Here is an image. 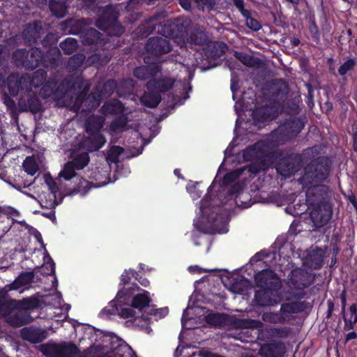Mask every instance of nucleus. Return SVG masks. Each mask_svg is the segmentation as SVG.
I'll return each mask as SVG.
<instances>
[{
	"mask_svg": "<svg viewBox=\"0 0 357 357\" xmlns=\"http://www.w3.org/2000/svg\"><path fill=\"white\" fill-rule=\"evenodd\" d=\"M27 106L33 114H37L42 109L40 100L35 96H29L27 98Z\"/></svg>",
	"mask_w": 357,
	"mask_h": 357,
	"instance_id": "bf43d9fd",
	"label": "nucleus"
},
{
	"mask_svg": "<svg viewBox=\"0 0 357 357\" xmlns=\"http://www.w3.org/2000/svg\"><path fill=\"white\" fill-rule=\"evenodd\" d=\"M44 259L45 263L42 267L44 273L49 275H55V263L47 251Z\"/></svg>",
	"mask_w": 357,
	"mask_h": 357,
	"instance_id": "864d4df0",
	"label": "nucleus"
},
{
	"mask_svg": "<svg viewBox=\"0 0 357 357\" xmlns=\"http://www.w3.org/2000/svg\"><path fill=\"white\" fill-rule=\"evenodd\" d=\"M28 61H35L36 63V68L39 66L41 62V49L39 47H32L29 50Z\"/></svg>",
	"mask_w": 357,
	"mask_h": 357,
	"instance_id": "680f3d73",
	"label": "nucleus"
},
{
	"mask_svg": "<svg viewBox=\"0 0 357 357\" xmlns=\"http://www.w3.org/2000/svg\"><path fill=\"white\" fill-rule=\"evenodd\" d=\"M136 86V82L131 78L122 79L119 84L118 96L125 97L127 95L133 93Z\"/></svg>",
	"mask_w": 357,
	"mask_h": 357,
	"instance_id": "7c9ffc66",
	"label": "nucleus"
},
{
	"mask_svg": "<svg viewBox=\"0 0 357 357\" xmlns=\"http://www.w3.org/2000/svg\"><path fill=\"white\" fill-rule=\"evenodd\" d=\"M35 274L33 271L22 272L15 280L6 285L8 290H17L21 287L33 282Z\"/></svg>",
	"mask_w": 357,
	"mask_h": 357,
	"instance_id": "6ab92c4d",
	"label": "nucleus"
},
{
	"mask_svg": "<svg viewBox=\"0 0 357 357\" xmlns=\"http://www.w3.org/2000/svg\"><path fill=\"white\" fill-rule=\"evenodd\" d=\"M111 349L114 357H128L131 353H133V354L136 356L132 348L126 342H121V340L117 342L116 346H114L112 342Z\"/></svg>",
	"mask_w": 357,
	"mask_h": 357,
	"instance_id": "2f4dec72",
	"label": "nucleus"
},
{
	"mask_svg": "<svg viewBox=\"0 0 357 357\" xmlns=\"http://www.w3.org/2000/svg\"><path fill=\"white\" fill-rule=\"evenodd\" d=\"M20 307L25 310L38 308L40 305V299L35 296L23 298L20 301Z\"/></svg>",
	"mask_w": 357,
	"mask_h": 357,
	"instance_id": "c03bdc74",
	"label": "nucleus"
},
{
	"mask_svg": "<svg viewBox=\"0 0 357 357\" xmlns=\"http://www.w3.org/2000/svg\"><path fill=\"white\" fill-rule=\"evenodd\" d=\"M215 181L208 188L207 195L199 204V214L194 220L195 227L205 233L225 234L228 231L229 208L220 207L219 198H211L210 193L215 188Z\"/></svg>",
	"mask_w": 357,
	"mask_h": 357,
	"instance_id": "f03ea898",
	"label": "nucleus"
},
{
	"mask_svg": "<svg viewBox=\"0 0 357 357\" xmlns=\"http://www.w3.org/2000/svg\"><path fill=\"white\" fill-rule=\"evenodd\" d=\"M284 351V346L281 342H273L263 345L259 351L263 357H280Z\"/></svg>",
	"mask_w": 357,
	"mask_h": 357,
	"instance_id": "aec40b11",
	"label": "nucleus"
},
{
	"mask_svg": "<svg viewBox=\"0 0 357 357\" xmlns=\"http://www.w3.org/2000/svg\"><path fill=\"white\" fill-rule=\"evenodd\" d=\"M31 317L24 312H17L7 319L8 324L13 327H20L30 322Z\"/></svg>",
	"mask_w": 357,
	"mask_h": 357,
	"instance_id": "a878e982",
	"label": "nucleus"
},
{
	"mask_svg": "<svg viewBox=\"0 0 357 357\" xmlns=\"http://www.w3.org/2000/svg\"><path fill=\"white\" fill-rule=\"evenodd\" d=\"M146 51L150 54L144 58V61L149 68H153L156 66V36L149 38L145 45Z\"/></svg>",
	"mask_w": 357,
	"mask_h": 357,
	"instance_id": "4be33fe9",
	"label": "nucleus"
},
{
	"mask_svg": "<svg viewBox=\"0 0 357 357\" xmlns=\"http://www.w3.org/2000/svg\"><path fill=\"white\" fill-rule=\"evenodd\" d=\"M39 350L46 357H61L60 343L48 342L41 344Z\"/></svg>",
	"mask_w": 357,
	"mask_h": 357,
	"instance_id": "cd10ccee",
	"label": "nucleus"
},
{
	"mask_svg": "<svg viewBox=\"0 0 357 357\" xmlns=\"http://www.w3.org/2000/svg\"><path fill=\"white\" fill-rule=\"evenodd\" d=\"M312 280V275L308 273L301 269L293 271L289 280V287L293 296L298 298L302 297L304 289L309 287Z\"/></svg>",
	"mask_w": 357,
	"mask_h": 357,
	"instance_id": "0eeeda50",
	"label": "nucleus"
},
{
	"mask_svg": "<svg viewBox=\"0 0 357 357\" xmlns=\"http://www.w3.org/2000/svg\"><path fill=\"white\" fill-rule=\"evenodd\" d=\"M174 83V79L168 76L158 78V106L165 109H173L176 105H183L185 100L189 98L187 93L183 95L179 91L178 93L173 94L170 91Z\"/></svg>",
	"mask_w": 357,
	"mask_h": 357,
	"instance_id": "20e7f679",
	"label": "nucleus"
},
{
	"mask_svg": "<svg viewBox=\"0 0 357 357\" xmlns=\"http://www.w3.org/2000/svg\"><path fill=\"white\" fill-rule=\"evenodd\" d=\"M303 123L300 119L295 118L291 121L280 126L276 132L282 133L287 132V137L291 138L298 134L303 129Z\"/></svg>",
	"mask_w": 357,
	"mask_h": 357,
	"instance_id": "412c9836",
	"label": "nucleus"
},
{
	"mask_svg": "<svg viewBox=\"0 0 357 357\" xmlns=\"http://www.w3.org/2000/svg\"><path fill=\"white\" fill-rule=\"evenodd\" d=\"M268 142H259L252 146H248L243 153L246 161H254L248 167H244L230 172L225 175L223 179V185L227 187L231 185L229 189V197H237L243 189L247 174H256L260 171L265 170L273 162L274 154L272 151L273 146Z\"/></svg>",
	"mask_w": 357,
	"mask_h": 357,
	"instance_id": "f257e3e1",
	"label": "nucleus"
},
{
	"mask_svg": "<svg viewBox=\"0 0 357 357\" xmlns=\"http://www.w3.org/2000/svg\"><path fill=\"white\" fill-rule=\"evenodd\" d=\"M100 111L104 115H118L124 112V106L118 99H112L103 104Z\"/></svg>",
	"mask_w": 357,
	"mask_h": 357,
	"instance_id": "b1692460",
	"label": "nucleus"
},
{
	"mask_svg": "<svg viewBox=\"0 0 357 357\" xmlns=\"http://www.w3.org/2000/svg\"><path fill=\"white\" fill-rule=\"evenodd\" d=\"M139 276V273L135 271L133 269L125 270L121 276V284L123 286L128 284L132 278L137 279Z\"/></svg>",
	"mask_w": 357,
	"mask_h": 357,
	"instance_id": "052dcab7",
	"label": "nucleus"
},
{
	"mask_svg": "<svg viewBox=\"0 0 357 357\" xmlns=\"http://www.w3.org/2000/svg\"><path fill=\"white\" fill-rule=\"evenodd\" d=\"M197 183L190 182L186 186L187 191L194 200L198 199L201 195V192L197 189Z\"/></svg>",
	"mask_w": 357,
	"mask_h": 357,
	"instance_id": "0e129e2a",
	"label": "nucleus"
},
{
	"mask_svg": "<svg viewBox=\"0 0 357 357\" xmlns=\"http://www.w3.org/2000/svg\"><path fill=\"white\" fill-rule=\"evenodd\" d=\"M128 294L123 291H118L116 298L109 303V305L102 310V313L107 315H115L118 314L121 318L135 320L136 312L131 307H123L122 301H120Z\"/></svg>",
	"mask_w": 357,
	"mask_h": 357,
	"instance_id": "6e6552de",
	"label": "nucleus"
},
{
	"mask_svg": "<svg viewBox=\"0 0 357 357\" xmlns=\"http://www.w3.org/2000/svg\"><path fill=\"white\" fill-rule=\"evenodd\" d=\"M124 149L120 146H112L107 152V160L111 162H117L119 156L123 153Z\"/></svg>",
	"mask_w": 357,
	"mask_h": 357,
	"instance_id": "603ef678",
	"label": "nucleus"
},
{
	"mask_svg": "<svg viewBox=\"0 0 357 357\" xmlns=\"http://www.w3.org/2000/svg\"><path fill=\"white\" fill-rule=\"evenodd\" d=\"M118 89L119 84L115 79H108L104 83L102 86V93L107 96H111L114 92H116V93L118 94Z\"/></svg>",
	"mask_w": 357,
	"mask_h": 357,
	"instance_id": "5fc2aeb1",
	"label": "nucleus"
},
{
	"mask_svg": "<svg viewBox=\"0 0 357 357\" xmlns=\"http://www.w3.org/2000/svg\"><path fill=\"white\" fill-rule=\"evenodd\" d=\"M151 302L150 297L146 294H138L132 299L131 306L133 308L142 310L148 307Z\"/></svg>",
	"mask_w": 357,
	"mask_h": 357,
	"instance_id": "e433bc0d",
	"label": "nucleus"
},
{
	"mask_svg": "<svg viewBox=\"0 0 357 357\" xmlns=\"http://www.w3.org/2000/svg\"><path fill=\"white\" fill-rule=\"evenodd\" d=\"M141 102L151 108L156 107V93L144 92L140 98Z\"/></svg>",
	"mask_w": 357,
	"mask_h": 357,
	"instance_id": "6e6d98bb",
	"label": "nucleus"
},
{
	"mask_svg": "<svg viewBox=\"0 0 357 357\" xmlns=\"http://www.w3.org/2000/svg\"><path fill=\"white\" fill-rule=\"evenodd\" d=\"M355 65L353 59H349L345 61L338 69L340 75H344L348 71L351 70Z\"/></svg>",
	"mask_w": 357,
	"mask_h": 357,
	"instance_id": "69168bd1",
	"label": "nucleus"
},
{
	"mask_svg": "<svg viewBox=\"0 0 357 357\" xmlns=\"http://www.w3.org/2000/svg\"><path fill=\"white\" fill-rule=\"evenodd\" d=\"M197 310H198V309L197 308H192V307H188L184 310V312L183 313V317H182V319H181V322H182L183 328H184L185 329H191V328H192L194 327L192 326V324H191V323H190L192 321L193 319L190 315L191 314V311L196 312Z\"/></svg>",
	"mask_w": 357,
	"mask_h": 357,
	"instance_id": "13d9d810",
	"label": "nucleus"
},
{
	"mask_svg": "<svg viewBox=\"0 0 357 357\" xmlns=\"http://www.w3.org/2000/svg\"><path fill=\"white\" fill-rule=\"evenodd\" d=\"M85 56L83 54H75L68 61V66L73 70L78 69L83 63Z\"/></svg>",
	"mask_w": 357,
	"mask_h": 357,
	"instance_id": "4d7b16f0",
	"label": "nucleus"
},
{
	"mask_svg": "<svg viewBox=\"0 0 357 357\" xmlns=\"http://www.w3.org/2000/svg\"><path fill=\"white\" fill-rule=\"evenodd\" d=\"M57 86V82L56 80L52 79L44 82L40 91V95L43 98H47L51 97L55 93Z\"/></svg>",
	"mask_w": 357,
	"mask_h": 357,
	"instance_id": "58836bf2",
	"label": "nucleus"
},
{
	"mask_svg": "<svg viewBox=\"0 0 357 357\" xmlns=\"http://www.w3.org/2000/svg\"><path fill=\"white\" fill-rule=\"evenodd\" d=\"M24 171L31 176H34L38 171V165L36 160L31 157H27L23 163Z\"/></svg>",
	"mask_w": 357,
	"mask_h": 357,
	"instance_id": "3c124183",
	"label": "nucleus"
},
{
	"mask_svg": "<svg viewBox=\"0 0 357 357\" xmlns=\"http://www.w3.org/2000/svg\"><path fill=\"white\" fill-rule=\"evenodd\" d=\"M91 182L82 178L77 185V190L83 194L86 193L91 189Z\"/></svg>",
	"mask_w": 357,
	"mask_h": 357,
	"instance_id": "774afa93",
	"label": "nucleus"
},
{
	"mask_svg": "<svg viewBox=\"0 0 357 357\" xmlns=\"http://www.w3.org/2000/svg\"><path fill=\"white\" fill-rule=\"evenodd\" d=\"M89 136L79 142V149L86 150V152L96 151L105 144L106 139L102 134H89Z\"/></svg>",
	"mask_w": 357,
	"mask_h": 357,
	"instance_id": "4468645a",
	"label": "nucleus"
},
{
	"mask_svg": "<svg viewBox=\"0 0 357 357\" xmlns=\"http://www.w3.org/2000/svg\"><path fill=\"white\" fill-rule=\"evenodd\" d=\"M100 33L94 28H87L85 29L82 38L83 43L86 45H96L100 39Z\"/></svg>",
	"mask_w": 357,
	"mask_h": 357,
	"instance_id": "c756f323",
	"label": "nucleus"
},
{
	"mask_svg": "<svg viewBox=\"0 0 357 357\" xmlns=\"http://www.w3.org/2000/svg\"><path fill=\"white\" fill-rule=\"evenodd\" d=\"M262 326L263 324L259 321L253 319H245L243 321V325L241 326L248 328H257L261 327Z\"/></svg>",
	"mask_w": 357,
	"mask_h": 357,
	"instance_id": "338daca9",
	"label": "nucleus"
},
{
	"mask_svg": "<svg viewBox=\"0 0 357 357\" xmlns=\"http://www.w3.org/2000/svg\"><path fill=\"white\" fill-rule=\"evenodd\" d=\"M303 310V305L300 302H293L282 304L280 307V312L283 316L287 319V314L297 313Z\"/></svg>",
	"mask_w": 357,
	"mask_h": 357,
	"instance_id": "a19ab883",
	"label": "nucleus"
},
{
	"mask_svg": "<svg viewBox=\"0 0 357 357\" xmlns=\"http://www.w3.org/2000/svg\"><path fill=\"white\" fill-rule=\"evenodd\" d=\"M12 61L15 66L18 68H24L27 70L36 69V63L35 61H28L29 50L25 48L15 50L12 53Z\"/></svg>",
	"mask_w": 357,
	"mask_h": 357,
	"instance_id": "2eb2a0df",
	"label": "nucleus"
},
{
	"mask_svg": "<svg viewBox=\"0 0 357 357\" xmlns=\"http://www.w3.org/2000/svg\"><path fill=\"white\" fill-rule=\"evenodd\" d=\"M331 217V209L326 202H321L314 207L310 213V218L314 225L320 227L328 222Z\"/></svg>",
	"mask_w": 357,
	"mask_h": 357,
	"instance_id": "9b49d317",
	"label": "nucleus"
},
{
	"mask_svg": "<svg viewBox=\"0 0 357 357\" xmlns=\"http://www.w3.org/2000/svg\"><path fill=\"white\" fill-rule=\"evenodd\" d=\"M90 20L82 18L79 20L68 19L63 24V29L68 30V33L73 35L82 36L85 29L90 24Z\"/></svg>",
	"mask_w": 357,
	"mask_h": 357,
	"instance_id": "f3484780",
	"label": "nucleus"
},
{
	"mask_svg": "<svg viewBox=\"0 0 357 357\" xmlns=\"http://www.w3.org/2000/svg\"><path fill=\"white\" fill-rule=\"evenodd\" d=\"M89 86H85L76 98L75 103L86 107L89 110L96 109L100 103L101 95L99 93L91 92L88 94Z\"/></svg>",
	"mask_w": 357,
	"mask_h": 357,
	"instance_id": "9d476101",
	"label": "nucleus"
},
{
	"mask_svg": "<svg viewBox=\"0 0 357 357\" xmlns=\"http://www.w3.org/2000/svg\"><path fill=\"white\" fill-rule=\"evenodd\" d=\"M60 55L59 49L50 45L45 52L41 50V62L45 68H56L58 66V59Z\"/></svg>",
	"mask_w": 357,
	"mask_h": 357,
	"instance_id": "a211bd4d",
	"label": "nucleus"
},
{
	"mask_svg": "<svg viewBox=\"0 0 357 357\" xmlns=\"http://www.w3.org/2000/svg\"><path fill=\"white\" fill-rule=\"evenodd\" d=\"M133 75L139 79H148L153 76H156V66L153 68L143 66L137 67L133 71Z\"/></svg>",
	"mask_w": 357,
	"mask_h": 357,
	"instance_id": "72a5a7b5",
	"label": "nucleus"
},
{
	"mask_svg": "<svg viewBox=\"0 0 357 357\" xmlns=\"http://www.w3.org/2000/svg\"><path fill=\"white\" fill-rule=\"evenodd\" d=\"M20 335L22 340L32 344L42 342L47 337V332L38 327H25L21 329Z\"/></svg>",
	"mask_w": 357,
	"mask_h": 357,
	"instance_id": "dca6fc26",
	"label": "nucleus"
},
{
	"mask_svg": "<svg viewBox=\"0 0 357 357\" xmlns=\"http://www.w3.org/2000/svg\"><path fill=\"white\" fill-rule=\"evenodd\" d=\"M262 319L265 322L279 324L283 323L286 321V318L282 314L280 310L277 312H265L262 315Z\"/></svg>",
	"mask_w": 357,
	"mask_h": 357,
	"instance_id": "de8ad7c7",
	"label": "nucleus"
},
{
	"mask_svg": "<svg viewBox=\"0 0 357 357\" xmlns=\"http://www.w3.org/2000/svg\"><path fill=\"white\" fill-rule=\"evenodd\" d=\"M10 56V50L6 45H0V66L6 63Z\"/></svg>",
	"mask_w": 357,
	"mask_h": 357,
	"instance_id": "e2e57ef3",
	"label": "nucleus"
},
{
	"mask_svg": "<svg viewBox=\"0 0 357 357\" xmlns=\"http://www.w3.org/2000/svg\"><path fill=\"white\" fill-rule=\"evenodd\" d=\"M75 170H77L76 168L68 161L64 165L59 175L66 181H70L77 175Z\"/></svg>",
	"mask_w": 357,
	"mask_h": 357,
	"instance_id": "8fccbe9b",
	"label": "nucleus"
},
{
	"mask_svg": "<svg viewBox=\"0 0 357 357\" xmlns=\"http://www.w3.org/2000/svg\"><path fill=\"white\" fill-rule=\"evenodd\" d=\"M250 288V282L245 279H240L231 283L229 290L234 294H243L248 291Z\"/></svg>",
	"mask_w": 357,
	"mask_h": 357,
	"instance_id": "4c0bfd02",
	"label": "nucleus"
},
{
	"mask_svg": "<svg viewBox=\"0 0 357 357\" xmlns=\"http://www.w3.org/2000/svg\"><path fill=\"white\" fill-rule=\"evenodd\" d=\"M61 357H75L79 354V349L72 342H61Z\"/></svg>",
	"mask_w": 357,
	"mask_h": 357,
	"instance_id": "c9c22d12",
	"label": "nucleus"
},
{
	"mask_svg": "<svg viewBox=\"0 0 357 357\" xmlns=\"http://www.w3.org/2000/svg\"><path fill=\"white\" fill-rule=\"evenodd\" d=\"M324 257V251L321 248H315L310 251L306 259V264L311 268H319Z\"/></svg>",
	"mask_w": 357,
	"mask_h": 357,
	"instance_id": "5701e85b",
	"label": "nucleus"
},
{
	"mask_svg": "<svg viewBox=\"0 0 357 357\" xmlns=\"http://www.w3.org/2000/svg\"><path fill=\"white\" fill-rule=\"evenodd\" d=\"M48 7L52 15L57 18H62L67 13L68 6L64 1L49 0Z\"/></svg>",
	"mask_w": 357,
	"mask_h": 357,
	"instance_id": "bb28decb",
	"label": "nucleus"
},
{
	"mask_svg": "<svg viewBox=\"0 0 357 357\" xmlns=\"http://www.w3.org/2000/svg\"><path fill=\"white\" fill-rule=\"evenodd\" d=\"M47 76V73L45 70L38 69L36 70L31 79V84L35 88L41 86L45 82Z\"/></svg>",
	"mask_w": 357,
	"mask_h": 357,
	"instance_id": "49530a36",
	"label": "nucleus"
},
{
	"mask_svg": "<svg viewBox=\"0 0 357 357\" xmlns=\"http://www.w3.org/2000/svg\"><path fill=\"white\" fill-rule=\"evenodd\" d=\"M257 285L261 288H279L280 281L276 274L271 270H263L255 276Z\"/></svg>",
	"mask_w": 357,
	"mask_h": 357,
	"instance_id": "f8f14e48",
	"label": "nucleus"
},
{
	"mask_svg": "<svg viewBox=\"0 0 357 357\" xmlns=\"http://www.w3.org/2000/svg\"><path fill=\"white\" fill-rule=\"evenodd\" d=\"M128 119L125 114H118L111 122L110 128L113 131H119L124 129L128 124Z\"/></svg>",
	"mask_w": 357,
	"mask_h": 357,
	"instance_id": "09e8293b",
	"label": "nucleus"
},
{
	"mask_svg": "<svg viewBox=\"0 0 357 357\" xmlns=\"http://www.w3.org/2000/svg\"><path fill=\"white\" fill-rule=\"evenodd\" d=\"M7 88L9 93L12 96L18 95L22 88L21 79L18 74L11 73L7 78Z\"/></svg>",
	"mask_w": 357,
	"mask_h": 357,
	"instance_id": "c85d7f7f",
	"label": "nucleus"
},
{
	"mask_svg": "<svg viewBox=\"0 0 357 357\" xmlns=\"http://www.w3.org/2000/svg\"><path fill=\"white\" fill-rule=\"evenodd\" d=\"M156 19V15H153L148 22L142 24L137 28V32L141 33L142 37H148L150 34L153 33L156 24L153 23V20Z\"/></svg>",
	"mask_w": 357,
	"mask_h": 357,
	"instance_id": "79ce46f5",
	"label": "nucleus"
},
{
	"mask_svg": "<svg viewBox=\"0 0 357 357\" xmlns=\"http://www.w3.org/2000/svg\"><path fill=\"white\" fill-rule=\"evenodd\" d=\"M43 33L42 22L34 20L26 24L22 31V36L29 44H34L41 38Z\"/></svg>",
	"mask_w": 357,
	"mask_h": 357,
	"instance_id": "ddd939ff",
	"label": "nucleus"
},
{
	"mask_svg": "<svg viewBox=\"0 0 357 357\" xmlns=\"http://www.w3.org/2000/svg\"><path fill=\"white\" fill-rule=\"evenodd\" d=\"M191 20L188 17H181L173 21L164 22L163 24H158V33L165 38H158V55L167 53L171 50V46L167 38H172L180 46L183 47L186 43H192L194 39L191 36Z\"/></svg>",
	"mask_w": 357,
	"mask_h": 357,
	"instance_id": "7ed1b4c3",
	"label": "nucleus"
},
{
	"mask_svg": "<svg viewBox=\"0 0 357 357\" xmlns=\"http://www.w3.org/2000/svg\"><path fill=\"white\" fill-rule=\"evenodd\" d=\"M47 183L51 192L53 193V199H51L49 202L47 200L44 201L43 199H41L40 205L42 207H45L47 208H54L57 205L55 194L58 191L59 188L55 181L52 179H51L50 182L47 181Z\"/></svg>",
	"mask_w": 357,
	"mask_h": 357,
	"instance_id": "ea45409f",
	"label": "nucleus"
},
{
	"mask_svg": "<svg viewBox=\"0 0 357 357\" xmlns=\"http://www.w3.org/2000/svg\"><path fill=\"white\" fill-rule=\"evenodd\" d=\"M255 301L257 305L263 307L277 305L281 301L278 288H265L257 291Z\"/></svg>",
	"mask_w": 357,
	"mask_h": 357,
	"instance_id": "1a4fd4ad",
	"label": "nucleus"
},
{
	"mask_svg": "<svg viewBox=\"0 0 357 357\" xmlns=\"http://www.w3.org/2000/svg\"><path fill=\"white\" fill-rule=\"evenodd\" d=\"M61 50L65 54H73L77 48L78 44L76 39L68 38L59 44Z\"/></svg>",
	"mask_w": 357,
	"mask_h": 357,
	"instance_id": "a18cd8bd",
	"label": "nucleus"
},
{
	"mask_svg": "<svg viewBox=\"0 0 357 357\" xmlns=\"http://www.w3.org/2000/svg\"><path fill=\"white\" fill-rule=\"evenodd\" d=\"M70 162L77 170H82L89 165L90 156L88 152H82L75 155Z\"/></svg>",
	"mask_w": 357,
	"mask_h": 357,
	"instance_id": "f704fd0d",
	"label": "nucleus"
},
{
	"mask_svg": "<svg viewBox=\"0 0 357 357\" xmlns=\"http://www.w3.org/2000/svg\"><path fill=\"white\" fill-rule=\"evenodd\" d=\"M104 120L98 116L88 118L86 123V131L88 134H101L100 130L103 126Z\"/></svg>",
	"mask_w": 357,
	"mask_h": 357,
	"instance_id": "393cba45",
	"label": "nucleus"
},
{
	"mask_svg": "<svg viewBox=\"0 0 357 357\" xmlns=\"http://www.w3.org/2000/svg\"><path fill=\"white\" fill-rule=\"evenodd\" d=\"M323 160V158H318L306 167L304 175L300 179L301 184L307 185L313 181H321L326 178L328 167Z\"/></svg>",
	"mask_w": 357,
	"mask_h": 357,
	"instance_id": "423d86ee",
	"label": "nucleus"
},
{
	"mask_svg": "<svg viewBox=\"0 0 357 357\" xmlns=\"http://www.w3.org/2000/svg\"><path fill=\"white\" fill-rule=\"evenodd\" d=\"M291 158H283L280 162L277 165V172L284 177H289L294 174L297 169L290 164Z\"/></svg>",
	"mask_w": 357,
	"mask_h": 357,
	"instance_id": "473e14b6",
	"label": "nucleus"
},
{
	"mask_svg": "<svg viewBox=\"0 0 357 357\" xmlns=\"http://www.w3.org/2000/svg\"><path fill=\"white\" fill-rule=\"evenodd\" d=\"M344 320L346 330H351L354 328V325L357 322V307L356 304H353L349 307V314L344 316Z\"/></svg>",
	"mask_w": 357,
	"mask_h": 357,
	"instance_id": "37998d69",
	"label": "nucleus"
},
{
	"mask_svg": "<svg viewBox=\"0 0 357 357\" xmlns=\"http://www.w3.org/2000/svg\"><path fill=\"white\" fill-rule=\"evenodd\" d=\"M119 13L112 6H107L102 10L98 20L96 26L102 31H113L115 35H121L124 28L118 21Z\"/></svg>",
	"mask_w": 357,
	"mask_h": 357,
	"instance_id": "39448f33",
	"label": "nucleus"
}]
</instances>
